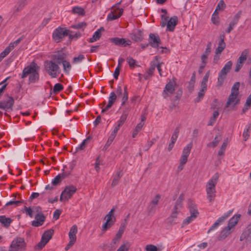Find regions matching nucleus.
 Returning a JSON list of instances; mask_svg holds the SVG:
<instances>
[{
  "label": "nucleus",
  "instance_id": "nucleus-9",
  "mask_svg": "<svg viewBox=\"0 0 251 251\" xmlns=\"http://www.w3.org/2000/svg\"><path fill=\"white\" fill-rule=\"evenodd\" d=\"M68 30L66 28L58 27L56 28L52 33L53 40L56 43H58L68 34Z\"/></svg>",
  "mask_w": 251,
  "mask_h": 251
},
{
  "label": "nucleus",
  "instance_id": "nucleus-27",
  "mask_svg": "<svg viewBox=\"0 0 251 251\" xmlns=\"http://www.w3.org/2000/svg\"><path fill=\"white\" fill-rule=\"evenodd\" d=\"M240 14L241 12L240 11L234 17L233 21L229 23V26L226 29L227 33H229L232 30L234 26L237 24L240 17Z\"/></svg>",
  "mask_w": 251,
  "mask_h": 251
},
{
  "label": "nucleus",
  "instance_id": "nucleus-60",
  "mask_svg": "<svg viewBox=\"0 0 251 251\" xmlns=\"http://www.w3.org/2000/svg\"><path fill=\"white\" fill-rule=\"evenodd\" d=\"M25 5V2L20 0L17 3L15 10L19 11L23 9V8Z\"/></svg>",
  "mask_w": 251,
  "mask_h": 251
},
{
  "label": "nucleus",
  "instance_id": "nucleus-21",
  "mask_svg": "<svg viewBox=\"0 0 251 251\" xmlns=\"http://www.w3.org/2000/svg\"><path fill=\"white\" fill-rule=\"evenodd\" d=\"M156 62V60H152L151 62L150 68L146 71L144 75L145 79H148L152 76L155 69Z\"/></svg>",
  "mask_w": 251,
  "mask_h": 251
},
{
  "label": "nucleus",
  "instance_id": "nucleus-24",
  "mask_svg": "<svg viewBox=\"0 0 251 251\" xmlns=\"http://www.w3.org/2000/svg\"><path fill=\"white\" fill-rule=\"evenodd\" d=\"M188 207L190 213V216H193V217L196 218L199 214V212L196 204L192 201H189L188 202Z\"/></svg>",
  "mask_w": 251,
  "mask_h": 251
},
{
  "label": "nucleus",
  "instance_id": "nucleus-40",
  "mask_svg": "<svg viewBox=\"0 0 251 251\" xmlns=\"http://www.w3.org/2000/svg\"><path fill=\"white\" fill-rule=\"evenodd\" d=\"M249 53V50L248 49L244 50L241 53V55L239 56L237 61L244 63V62L246 60L247 58V56Z\"/></svg>",
  "mask_w": 251,
  "mask_h": 251
},
{
  "label": "nucleus",
  "instance_id": "nucleus-56",
  "mask_svg": "<svg viewBox=\"0 0 251 251\" xmlns=\"http://www.w3.org/2000/svg\"><path fill=\"white\" fill-rule=\"evenodd\" d=\"M88 139H86L84 140L80 145H79L77 147L75 148V152H79L82 150H83L85 148L86 142L87 141Z\"/></svg>",
  "mask_w": 251,
  "mask_h": 251
},
{
  "label": "nucleus",
  "instance_id": "nucleus-51",
  "mask_svg": "<svg viewBox=\"0 0 251 251\" xmlns=\"http://www.w3.org/2000/svg\"><path fill=\"white\" fill-rule=\"evenodd\" d=\"M122 176V173L121 172H118L117 173V174L115 175V176L113 177V181L112 182V186H116L120 180L121 177Z\"/></svg>",
  "mask_w": 251,
  "mask_h": 251
},
{
  "label": "nucleus",
  "instance_id": "nucleus-18",
  "mask_svg": "<svg viewBox=\"0 0 251 251\" xmlns=\"http://www.w3.org/2000/svg\"><path fill=\"white\" fill-rule=\"evenodd\" d=\"M226 48V44L224 42V37L221 38L220 41L219 42L217 48L215 50V55L214 58V61H217L219 59L218 55L221 54V53Z\"/></svg>",
  "mask_w": 251,
  "mask_h": 251
},
{
  "label": "nucleus",
  "instance_id": "nucleus-10",
  "mask_svg": "<svg viewBox=\"0 0 251 251\" xmlns=\"http://www.w3.org/2000/svg\"><path fill=\"white\" fill-rule=\"evenodd\" d=\"M115 6H113L111 11L108 14L107 16V20L108 21H111L118 19L123 13V9L119 8H115Z\"/></svg>",
  "mask_w": 251,
  "mask_h": 251
},
{
  "label": "nucleus",
  "instance_id": "nucleus-31",
  "mask_svg": "<svg viewBox=\"0 0 251 251\" xmlns=\"http://www.w3.org/2000/svg\"><path fill=\"white\" fill-rule=\"evenodd\" d=\"M241 215L240 214H235L228 221V224L234 227L236 226V225L238 223Z\"/></svg>",
  "mask_w": 251,
  "mask_h": 251
},
{
  "label": "nucleus",
  "instance_id": "nucleus-55",
  "mask_svg": "<svg viewBox=\"0 0 251 251\" xmlns=\"http://www.w3.org/2000/svg\"><path fill=\"white\" fill-rule=\"evenodd\" d=\"M178 133H179V129L178 128H176L174 130V131L172 135V137L171 138V143L175 144V143H176V142L177 140V138L178 137Z\"/></svg>",
  "mask_w": 251,
  "mask_h": 251
},
{
  "label": "nucleus",
  "instance_id": "nucleus-59",
  "mask_svg": "<svg viewBox=\"0 0 251 251\" xmlns=\"http://www.w3.org/2000/svg\"><path fill=\"white\" fill-rule=\"evenodd\" d=\"M126 61H127L128 64H129V67L131 68H134L135 67V66L136 65V62L135 60L133 59L132 57H127L126 59Z\"/></svg>",
  "mask_w": 251,
  "mask_h": 251
},
{
  "label": "nucleus",
  "instance_id": "nucleus-15",
  "mask_svg": "<svg viewBox=\"0 0 251 251\" xmlns=\"http://www.w3.org/2000/svg\"><path fill=\"white\" fill-rule=\"evenodd\" d=\"M175 91V82L172 81H169L165 86L163 91V97L166 99L173 94Z\"/></svg>",
  "mask_w": 251,
  "mask_h": 251
},
{
  "label": "nucleus",
  "instance_id": "nucleus-20",
  "mask_svg": "<svg viewBox=\"0 0 251 251\" xmlns=\"http://www.w3.org/2000/svg\"><path fill=\"white\" fill-rule=\"evenodd\" d=\"M71 174V171H63L61 174H58L51 181V184L53 185L58 184L61 180L69 176Z\"/></svg>",
  "mask_w": 251,
  "mask_h": 251
},
{
  "label": "nucleus",
  "instance_id": "nucleus-4",
  "mask_svg": "<svg viewBox=\"0 0 251 251\" xmlns=\"http://www.w3.org/2000/svg\"><path fill=\"white\" fill-rule=\"evenodd\" d=\"M177 21V17L176 16H173L169 19L166 15H161V25L162 27L166 26L167 30L173 31L176 25Z\"/></svg>",
  "mask_w": 251,
  "mask_h": 251
},
{
  "label": "nucleus",
  "instance_id": "nucleus-2",
  "mask_svg": "<svg viewBox=\"0 0 251 251\" xmlns=\"http://www.w3.org/2000/svg\"><path fill=\"white\" fill-rule=\"evenodd\" d=\"M239 86L240 83L238 82H235L232 86L231 93L229 95L226 103V107L233 109L236 104L239 102L240 99L238 98Z\"/></svg>",
  "mask_w": 251,
  "mask_h": 251
},
{
  "label": "nucleus",
  "instance_id": "nucleus-45",
  "mask_svg": "<svg viewBox=\"0 0 251 251\" xmlns=\"http://www.w3.org/2000/svg\"><path fill=\"white\" fill-rule=\"evenodd\" d=\"M250 129H251V125H248L246 126L245 127L243 133V137L244 138V141H247L249 137H250Z\"/></svg>",
  "mask_w": 251,
  "mask_h": 251
},
{
  "label": "nucleus",
  "instance_id": "nucleus-35",
  "mask_svg": "<svg viewBox=\"0 0 251 251\" xmlns=\"http://www.w3.org/2000/svg\"><path fill=\"white\" fill-rule=\"evenodd\" d=\"M62 64L64 72L66 74H69L72 68L70 62L65 59Z\"/></svg>",
  "mask_w": 251,
  "mask_h": 251
},
{
  "label": "nucleus",
  "instance_id": "nucleus-1",
  "mask_svg": "<svg viewBox=\"0 0 251 251\" xmlns=\"http://www.w3.org/2000/svg\"><path fill=\"white\" fill-rule=\"evenodd\" d=\"M219 178L218 173H215L207 181L206 184V192L207 198L210 202L214 201L216 197V185Z\"/></svg>",
  "mask_w": 251,
  "mask_h": 251
},
{
  "label": "nucleus",
  "instance_id": "nucleus-64",
  "mask_svg": "<svg viewBox=\"0 0 251 251\" xmlns=\"http://www.w3.org/2000/svg\"><path fill=\"white\" fill-rule=\"evenodd\" d=\"M225 78V75H222L221 73H219V77L218 78V85L221 86L222 85Z\"/></svg>",
  "mask_w": 251,
  "mask_h": 251
},
{
  "label": "nucleus",
  "instance_id": "nucleus-41",
  "mask_svg": "<svg viewBox=\"0 0 251 251\" xmlns=\"http://www.w3.org/2000/svg\"><path fill=\"white\" fill-rule=\"evenodd\" d=\"M13 200L10 201L6 203L5 206H11L12 207H16L19 206L21 203V201H15L14 199L16 198V195L13 194Z\"/></svg>",
  "mask_w": 251,
  "mask_h": 251
},
{
  "label": "nucleus",
  "instance_id": "nucleus-29",
  "mask_svg": "<svg viewBox=\"0 0 251 251\" xmlns=\"http://www.w3.org/2000/svg\"><path fill=\"white\" fill-rule=\"evenodd\" d=\"M53 62H56L58 64L62 63L66 59L65 55L63 53L54 54L52 57Z\"/></svg>",
  "mask_w": 251,
  "mask_h": 251
},
{
  "label": "nucleus",
  "instance_id": "nucleus-54",
  "mask_svg": "<svg viewBox=\"0 0 251 251\" xmlns=\"http://www.w3.org/2000/svg\"><path fill=\"white\" fill-rule=\"evenodd\" d=\"M210 75V71H207L204 76H203L202 80L201 82V86H204L207 87V83L208 79Z\"/></svg>",
  "mask_w": 251,
  "mask_h": 251
},
{
  "label": "nucleus",
  "instance_id": "nucleus-34",
  "mask_svg": "<svg viewBox=\"0 0 251 251\" xmlns=\"http://www.w3.org/2000/svg\"><path fill=\"white\" fill-rule=\"evenodd\" d=\"M232 65V63L231 61H228L224 66V67L222 68L220 73L222 75H224L226 76V74L229 72L231 69V66Z\"/></svg>",
  "mask_w": 251,
  "mask_h": 251
},
{
  "label": "nucleus",
  "instance_id": "nucleus-8",
  "mask_svg": "<svg viewBox=\"0 0 251 251\" xmlns=\"http://www.w3.org/2000/svg\"><path fill=\"white\" fill-rule=\"evenodd\" d=\"M53 233L52 229L48 230L43 234L40 241L36 246V249L41 250L47 244L51 238Z\"/></svg>",
  "mask_w": 251,
  "mask_h": 251
},
{
  "label": "nucleus",
  "instance_id": "nucleus-37",
  "mask_svg": "<svg viewBox=\"0 0 251 251\" xmlns=\"http://www.w3.org/2000/svg\"><path fill=\"white\" fill-rule=\"evenodd\" d=\"M226 7V5L224 0H220L216 6V9L213 13V15H217L218 11H223Z\"/></svg>",
  "mask_w": 251,
  "mask_h": 251
},
{
  "label": "nucleus",
  "instance_id": "nucleus-32",
  "mask_svg": "<svg viewBox=\"0 0 251 251\" xmlns=\"http://www.w3.org/2000/svg\"><path fill=\"white\" fill-rule=\"evenodd\" d=\"M12 222L10 218H7L4 215L0 216V223L4 226L8 227Z\"/></svg>",
  "mask_w": 251,
  "mask_h": 251
},
{
  "label": "nucleus",
  "instance_id": "nucleus-14",
  "mask_svg": "<svg viewBox=\"0 0 251 251\" xmlns=\"http://www.w3.org/2000/svg\"><path fill=\"white\" fill-rule=\"evenodd\" d=\"M24 210L25 213L29 215L30 218H33L36 215L41 214L42 212L41 208L40 206L25 207Z\"/></svg>",
  "mask_w": 251,
  "mask_h": 251
},
{
  "label": "nucleus",
  "instance_id": "nucleus-25",
  "mask_svg": "<svg viewBox=\"0 0 251 251\" xmlns=\"http://www.w3.org/2000/svg\"><path fill=\"white\" fill-rule=\"evenodd\" d=\"M235 227L230 225L229 224H227V226H226L221 232V236L223 238L226 237L227 236L230 235L233 231Z\"/></svg>",
  "mask_w": 251,
  "mask_h": 251
},
{
  "label": "nucleus",
  "instance_id": "nucleus-52",
  "mask_svg": "<svg viewBox=\"0 0 251 251\" xmlns=\"http://www.w3.org/2000/svg\"><path fill=\"white\" fill-rule=\"evenodd\" d=\"M129 111V108H126L125 110L123 111L122 115L121 116L119 120L124 123L126 120Z\"/></svg>",
  "mask_w": 251,
  "mask_h": 251
},
{
  "label": "nucleus",
  "instance_id": "nucleus-53",
  "mask_svg": "<svg viewBox=\"0 0 251 251\" xmlns=\"http://www.w3.org/2000/svg\"><path fill=\"white\" fill-rule=\"evenodd\" d=\"M219 113L218 111L213 112L212 117L210 118L208 125L212 126L215 122L216 119L218 117Z\"/></svg>",
  "mask_w": 251,
  "mask_h": 251
},
{
  "label": "nucleus",
  "instance_id": "nucleus-39",
  "mask_svg": "<svg viewBox=\"0 0 251 251\" xmlns=\"http://www.w3.org/2000/svg\"><path fill=\"white\" fill-rule=\"evenodd\" d=\"M180 210L179 209H175L174 208L170 217L169 218V222L171 224L176 223V220L178 214Z\"/></svg>",
  "mask_w": 251,
  "mask_h": 251
},
{
  "label": "nucleus",
  "instance_id": "nucleus-26",
  "mask_svg": "<svg viewBox=\"0 0 251 251\" xmlns=\"http://www.w3.org/2000/svg\"><path fill=\"white\" fill-rule=\"evenodd\" d=\"M130 38L135 42H140L143 39V34L142 31L138 30L130 34Z\"/></svg>",
  "mask_w": 251,
  "mask_h": 251
},
{
  "label": "nucleus",
  "instance_id": "nucleus-3",
  "mask_svg": "<svg viewBox=\"0 0 251 251\" xmlns=\"http://www.w3.org/2000/svg\"><path fill=\"white\" fill-rule=\"evenodd\" d=\"M45 69L51 78H57L61 72L58 64L52 60L46 61L44 63Z\"/></svg>",
  "mask_w": 251,
  "mask_h": 251
},
{
  "label": "nucleus",
  "instance_id": "nucleus-58",
  "mask_svg": "<svg viewBox=\"0 0 251 251\" xmlns=\"http://www.w3.org/2000/svg\"><path fill=\"white\" fill-rule=\"evenodd\" d=\"M193 216H190L187 217L185 220H183L182 226V227L188 225L189 223L192 222L194 219H195Z\"/></svg>",
  "mask_w": 251,
  "mask_h": 251
},
{
  "label": "nucleus",
  "instance_id": "nucleus-11",
  "mask_svg": "<svg viewBox=\"0 0 251 251\" xmlns=\"http://www.w3.org/2000/svg\"><path fill=\"white\" fill-rule=\"evenodd\" d=\"M192 147V143H189L183 148L182 154L179 159V163L184 165L186 163Z\"/></svg>",
  "mask_w": 251,
  "mask_h": 251
},
{
  "label": "nucleus",
  "instance_id": "nucleus-6",
  "mask_svg": "<svg viewBox=\"0 0 251 251\" xmlns=\"http://www.w3.org/2000/svg\"><path fill=\"white\" fill-rule=\"evenodd\" d=\"M76 191V187L73 185L66 186L61 194L60 201L62 202L68 201L75 193Z\"/></svg>",
  "mask_w": 251,
  "mask_h": 251
},
{
  "label": "nucleus",
  "instance_id": "nucleus-22",
  "mask_svg": "<svg viewBox=\"0 0 251 251\" xmlns=\"http://www.w3.org/2000/svg\"><path fill=\"white\" fill-rule=\"evenodd\" d=\"M245 240L249 242L251 241V223L247 226L246 230L240 236V241H244Z\"/></svg>",
  "mask_w": 251,
  "mask_h": 251
},
{
  "label": "nucleus",
  "instance_id": "nucleus-33",
  "mask_svg": "<svg viewBox=\"0 0 251 251\" xmlns=\"http://www.w3.org/2000/svg\"><path fill=\"white\" fill-rule=\"evenodd\" d=\"M207 90V87L201 86V89L198 94V96L195 100V101L199 102L203 98V96Z\"/></svg>",
  "mask_w": 251,
  "mask_h": 251
},
{
  "label": "nucleus",
  "instance_id": "nucleus-7",
  "mask_svg": "<svg viewBox=\"0 0 251 251\" xmlns=\"http://www.w3.org/2000/svg\"><path fill=\"white\" fill-rule=\"evenodd\" d=\"M114 208H112L105 216L104 219L106 222L101 226L102 231H105L114 225L116 221L115 217L114 216Z\"/></svg>",
  "mask_w": 251,
  "mask_h": 251
},
{
  "label": "nucleus",
  "instance_id": "nucleus-63",
  "mask_svg": "<svg viewBox=\"0 0 251 251\" xmlns=\"http://www.w3.org/2000/svg\"><path fill=\"white\" fill-rule=\"evenodd\" d=\"M146 251H157V248L153 245H148L146 246Z\"/></svg>",
  "mask_w": 251,
  "mask_h": 251
},
{
  "label": "nucleus",
  "instance_id": "nucleus-48",
  "mask_svg": "<svg viewBox=\"0 0 251 251\" xmlns=\"http://www.w3.org/2000/svg\"><path fill=\"white\" fill-rule=\"evenodd\" d=\"M227 144H228V140H227V139H226L223 143V144L221 147V148L218 151V154L219 155H223L224 154L226 148Z\"/></svg>",
  "mask_w": 251,
  "mask_h": 251
},
{
  "label": "nucleus",
  "instance_id": "nucleus-30",
  "mask_svg": "<svg viewBox=\"0 0 251 251\" xmlns=\"http://www.w3.org/2000/svg\"><path fill=\"white\" fill-rule=\"evenodd\" d=\"M77 227L75 225H73L70 228L69 232V239L76 240V233H77Z\"/></svg>",
  "mask_w": 251,
  "mask_h": 251
},
{
  "label": "nucleus",
  "instance_id": "nucleus-36",
  "mask_svg": "<svg viewBox=\"0 0 251 251\" xmlns=\"http://www.w3.org/2000/svg\"><path fill=\"white\" fill-rule=\"evenodd\" d=\"M101 35V30L100 29H99L93 33L92 37L90 38L89 42L90 43H93L98 40L100 38Z\"/></svg>",
  "mask_w": 251,
  "mask_h": 251
},
{
  "label": "nucleus",
  "instance_id": "nucleus-17",
  "mask_svg": "<svg viewBox=\"0 0 251 251\" xmlns=\"http://www.w3.org/2000/svg\"><path fill=\"white\" fill-rule=\"evenodd\" d=\"M149 43L153 48H156L158 47L161 43L159 36L151 33L149 35Z\"/></svg>",
  "mask_w": 251,
  "mask_h": 251
},
{
  "label": "nucleus",
  "instance_id": "nucleus-49",
  "mask_svg": "<svg viewBox=\"0 0 251 251\" xmlns=\"http://www.w3.org/2000/svg\"><path fill=\"white\" fill-rule=\"evenodd\" d=\"M209 54H206V53L204 52L201 56V60L202 62V64L200 67V69H203L205 67L207 61V58Z\"/></svg>",
  "mask_w": 251,
  "mask_h": 251
},
{
  "label": "nucleus",
  "instance_id": "nucleus-16",
  "mask_svg": "<svg viewBox=\"0 0 251 251\" xmlns=\"http://www.w3.org/2000/svg\"><path fill=\"white\" fill-rule=\"evenodd\" d=\"M111 42L114 44L119 46H124L130 45L131 42L129 39L124 38H120L118 37L113 38L110 39Z\"/></svg>",
  "mask_w": 251,
  "mask_h": 251
},
{
  "label": "nucleus",
  "instance_id": "nucleus-44",
  "mask_svg": "<svg viewBox=\"0 0 251 251\" xmlns=\"http://www.w3.org/2000/svg\"><path fill=\"white\" fill-rule=\"evenodd\" d=\"M73 13L79 16L85 15V10L83 8L79 6L74 7L72 9Z\"/></svg>",
  "mask_w": 251,
  "mask_h": 251
},
{
  "label": "nucleus",
  "instance_id": "nucleus-57",
  "mask_svg": "<svg viewBox=\"0 0 251 251\" xmlns=\"http://www.w3.org/2000/svg\"><path fill=\"white\" fill-rule=\"evenodd\" d=\"M84 56L83 54H79L77 56H75L73 58V63L77 64L80 63L84 59Z\"/></svg>",
  "mask_w": 251,
  "mask_h": 251
},
{
  "label": "nucleus",
  "instance_id": "nucleus-61",
  "mask_svg": "<svg viewBox=\"0 0 251 251\" xmlns=\"http://www.w3.org/2000/svg\"><path fill=\"white\" fill-rule=\"evenodd\" d=\"M63 88V87L62 84L60 83H56L54 85L53 88V92L56 93L61 91Z\"/></svg>",
  "mask_w": 251,
  "mask_h": 251
},
{
  "label": "nucleus",
  "instance_id": "nucleus-12",
  "mask_svg": "<svg viewBox=\"0 0 251 251\" xmlns=\"http://www.w3.org/2000/svg\"><path fill=\"white\" fill-rule=\"evenodd\" d=\"M13 104V99L11 97H8L6 100L0 101V109L9 111L12 110Z\"/></svg>",
  "mask_w": 251,
  "mask_h": 251
},
{
  "label": "nucleus",
  "instance_id": "nucleus-19",
  "mask_svg": "<svg viewBox=\"0 0 251 251\" xmlns=\"http://www.w3.org/2000/svg\"><path fill=\"white\" fill-rule=\"evenodd\" d=\"M38 66L34 63L31 64L29 66L25 67L23 71L22 75V77L24 78L29 75L32 72L37 71Z\"/></svg>",
  "mask_w": 251,
  "mask_h": 251
},
{
  "label": "nucleus",
  "instance_id": "nucleus-62",
  "mask_svg": "<svg viewBox=\"0 0 251 251\" xmlns=\"http://www.w3.org/2000/svg\"><path fill=\"white\" fill-rule=\"evenodd\" d=\"M117 94H116L115 92H111L110 94V96L108 98L109 101H111L114 103L117 99Z\"/></svg>",
  "mask_w": 251,
  "mask_h": 251
},
{
  "label": "nucleus",
  "instance_id": "nucleus-28",
  "mask_svg": "<svg viewBox=\"0 0 251 251\" xmlns=\"http://www.w3.org/2000/svg\"><path fill=\"white\" fill-rule=\"evenodd\" d=\"M156 58L155 68H157L160 76H162L163 75L162 67L164 66V63L160 61V57L157 56H155L152 60H155Z\"/></svg>",
  "mask_w": 251,
  "mask_h": 251
},
{
  "label": "nucleus",
  "instance_id": "nucleus-47",
  "mask_svg": "<svg viewBox=\"0 0 251 251\" xmlns=\"http://www.w3.org/2000/svg\"><path fill=\"white\" fill-rule=\"evenodd\" d=\"M251 107V94L248 96L246 100V103L243 108V112H245Z\"/></svg>",
  "mask_w": 251,
  "mask_h": 251
},
{
  "label": "nucleus",
  "instance_id": "nucleus-5",
  "mask_svg": "<svg viewBox=\"0 0 251 251\" xmlns=\"http://www.w3.org/2000/svg\"><path fill=\"white\" fill-rule=\"evenodd\" d=\"M26 243L25 239L22 237H17L11 242L8 251H25Z\"/></svg>",
  "mask_w": 251,
  "mask_h": 251
},
{
  "label": "nucleus",
  "instance_id": "nucleus-23",
  "mask_svg": "<svg viewBox=\"0 0 251 251\" xmlns=\"http://www.w3.org/2000/svg\"><path fill=\"white\" fill-rule=\"evenodd\" d=\"M45 218L41 212V214L36 215L35 220L32 222V226L35 227L42 226L45 221Z\"/></svg>",
  "mask_w": 251,
  "mask_h": 251
},
{
  "label": "nucleus",
  "instance_id": "nucleus-46",
  "mask_svg": "<svg viewBox=\"0 0 251 251\" xmlns=\"http://www.w3.org/2000/svg\"><path fill=\"white\" fill-rule=\"evenodd\" d=\"M129 248V243L127 241H125L123 242L116 251H128Z\"/></svg>",
  "mask_w": 251,
  "mask_h": 251
},
{
  "label": "nucleus",
  "instance_id": "nucleus-42",
  "mask_svg": "<svg viewBox=\"0 0 251 251\" xmlns=\"http://www.w3.org/2000/svg\"><path fill=\"white\" fill-rule=\"evenodd\" d=\"M221 139H222L221 136L220 135H217L215 137L213 141L212 142L209 143L207 145V146L209 148H214L218 145V144H219V142L221 140Z\"/></svg>",
  "mask_w": 251,
  "mask_h": 251
},
{
  "label": "nucleus",
  "instance_id": "nucleus-43",
  "mask_svg": "<svg viewBox=\"0 0 251 251\" xmlns=\"http://www.w3.org/2000/svg\"><path fill=\"white\" fill-rule=\"evenodd\" d=\"M125 230V228L124 226H121L119 228L117 234L115 235V237L113 240V242L114 244L116 243V242L119 240L122 237L124 232Z\"/></svg>",
  "mask_w": 251,
  "mask_h": 251
},
{
  "label": "nucleus",
  "instance_id": "nucleus-13",
  "mask_svg": "<svg viewBox=\"0 0 251 251\" xmlns=\"http://www.w3.org/2000/svg\"><path fill=\"white\" fill-rule=\"evenodd\" d=\"M116 93L118 97L121 99V106H124L126 102L128 99V93L126 88L123 90L121 87L119 86L116 90Z\"/></svg>",
  "mask_w": 251,
  "mask_h": 251
},
{
  "label": "nucleus",
  "instance_id": "nucleus-38",
  "mask_svg": "<svg viewBox=\"0 0 251 251\" xmlns=\"http://www.w3.org/2000/svg\"><path fill=\"white\" fill-rule=\"evenodd\" d=\"M233 209H231L227 211L226 213H224L222 216L219 217L216 221L220 224L223 223L231 214L232 213Z\"/></svg>",
  "mask_w": 251,
  "mask_h": 251
},
{
  "label": "nucleus",
  "instance_id": "nucleus-50",
  "mask_svg": "<svg viewBox=\"0 0 251 251\" xmlns=\"http://www.w3.org/2000/svg\"><path fill=\"white\" fill-rule=\"evenodd\" d=\"M39 75L37 71L32 72V74L29 75V80L30 82H34L38 79Z\"/></svg>",
  "mask_w": 251,
  "mask_h": 251
}]
</instances>
